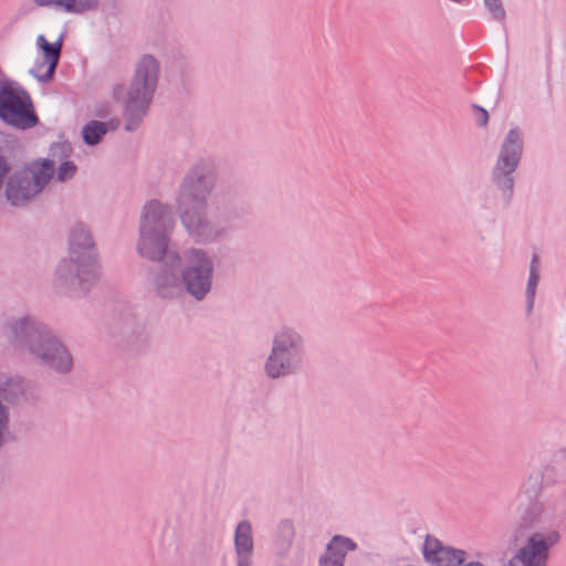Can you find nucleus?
Here are the masks:
<instances>
[{
	"label": "nucleus",
	"mask_w": 566,
	"mask_h": 566,
	"mask_svg": "<svg viewBox=\"0 0 566 566\" xmlns=\"http://www.w3.org/2000/svg\"><path fill=\"white\" fill-rule=\"evenodd\" d=\"M565 516L562 496L536 500L518 510L521 527L532 530L515 554L520 566H547L551 551L560 543L559 526Z\"/></svg>",
	"instance_id": "f257e3e1"
},
{
	"label": "nucleus",
	"mask_w": 566,
	"mask_h": 566,
	"mask_svg": "<svg viewBox=\"0 0 566 566\" xmlns=\"http://www.w3.org/2000/svg\"><path fill=\"white\" fill-rule=\"evenodd\" d=\"M2 333L12 347L30 361L57 374L73 369V356L64 343L32 316H14L2 322Z\"/></svg>",
	"instance_id": "f03ea898"
},
{
	"label": "nucleus",
	"mask_w": 566,
	"mask_h": 566,
	"mask_svg": "<svg viewBox=\"0 0 566 566\" xmlns=\"http://www.w3.org/2000/svg\"><path fill=\"white\" fill-rule=\"evenodd\" d=\"M160 75L161 65L155 55L144 53L136 59L129 86L123 83L112 86V99L122 103L123 109L122 119H108V132L117 130L122 124L126 132H134L140 126L154 101Z\"/></svg>",
	"instance_id": "7ed1b4c3"
},
{
	"label": "nucleus",
	"mask_w": 566,
	"mask_h": 566,
	"mask_svg": "<svg viewBox=\"0 0 566 566\" xmlns=\"http://www.w3.org/2000/svg\"><path fill=\"white\" fill-rule=\"evenodd\" d=\"M69 256L55 268L53 285L60 291H87L101 274L96 249L88 230L74 228L69 237Z\"/></svg>",
	"instance_id": "20e7f679"
},
{
	"label": "nucleus",
	"mask_w": 566,
	"mask_h": 566,
	"mask_svg": "<svg viewBox=\"0 0 566 566\" xmlns=\"http://www.w3.org/2000/svg\"><path fill=\"white\" fill-rule=\"evenodd\" d=\"M64 41V30L54 20H45L18 51V62L41 83L52 81Z\"/></svg>",
	"instance_id": "39448f33"
},
{
	"label": "nucleus",
	"mask_w": 566,
	"mask_h": 566,
	"mask_svg": "<svg viewBox=\"0 0 566 566\" xmlns=\"http://www.w3.org/2000/svg\"><path fill=\"white\" fill-rule=\"evenodd\" d=\"M306 353L303 332L292 325H282L272 334L263 373L270 380L296 376L304 370Z\"/></svg>",
	"instance_id": "423d86ee"
},
{
	"label": "nucleus",
	"mask_w": 566,
	"mask_h": 566,
	"mask_svg": "<svg viewBox=\"0 0 566 566\" xmlns=\"http://www.w3.org/2000/svg\"><path fill=\"white\" fill-rule=\"evenodd\" d=\"M55 171L50 159H35L8 172L4 197L14 207H22L34 199L48 185Z\"/></svg>",
	"instance_id": "0eeeda50"
},
{
	"label": "nucleus",
	"mask_w": 566,
	"mask_h": 566,
	"mask_svg": "<svg viewBox=\"0 0 566 566\" xmlns=\"http://www.w3.org/2000/svg\"><path fill=\"white\" fill-rule=\"evenodd\" d=\"M180 256L184 293L186 292L198 302L203 301L213 285L214 262L212 256L199 248L186 249Z\"/></svg>",
	"instance_id": "6e6552de"
},
{
	"label": "nucleus",
	"mask_w": 566,
	"mask_h": 566,
	"mask_svg": "<svg viewBox=\"0 0 566 566\" xmlns=\"http://www.w3.org/2000/svg\"><path fill=\"white\" fill-rule=\"evenodd\" d=\"M523 150L521 133L511 129L504 138L496 164L492 170V184L501 192L504 207L511 203L514 191V172L518 167Z\"/></svg>",
	"instance_id": "1a4fd4ad"
},
{
	"label": "nucleus",
	"mask_w": 566,
	"mask_h": 566,
	"mask_svg": "<svg viewBox=\"0 0 566 566\" xmlns=\"http://www.w3.org/2000/svg\"><path fill=\"white\" fill-rule=\"evenodd\" d=\"M0 119L21 130L36 126L39 118L27 91L14 86L0 88Z\"/></svg>",
	"instance_id": "9d476101"
},
{
	"label": "nucleus",
	"mask_w": 566,
	"mask_h": 566,
	"mask_svg": "<svg viewBox=\"0 0 566 566\" xmlns=\"http://www.w3.org/2000/svg\"><path fill=\"white\" fill-rule=\"evenodd\" d=\"M216 186V175L211 163L198 161L185 175L179 186L177 206L203 205Z\"/></svg>",
	"instance_id": "9b49d317"
},
{
	"label": "nucleus",
	"mask_w": 566,
	"mask_h": 566,
	"mask_svg": "<svg viewBox=\"0 0 566 566\" xmlns=\"http://www.w3.org/2000/svg\"><path fill=\"white\" fill-rule=\"evenodd\" d=\"M181 265L180 254L170 252L158 266L150 270L149 282L157 296L174 300L184 294Z\"/></svg>",
	"instance_id": "f8f14e48"
},
{
	"label": "nucleus",
	"mask_w": 566,
	"mask_h": 566,
	"mask_svg": "<svg viewBox=\"0 0 566 566\" xmlns=\"http://www.w3.org/2000/svg\"><path fill=\"white\" fill-rule=\"evenodd\" d=\"M181 223L187 233L198 243H211L227 235L224 228L211 222L207 217L208 203L177 206Z\"/></svg>",
	"instance_id": "ddd939ff"
},
{
	"label": "nucleus",
	"mask_w": 566,
	"mask_h": 566,
	"mask_svg": "<svg viewBox=\"0 0 566 566\" xmlns=\"http://www.w3.org/2000/svg\"><path fill=\"white\" fill-rule=\"evenodd\" d=\"M175 227V214L171 206L159 200L147 201L139 214L138 229L171 233Z\"/></svg>",
	"instance_id": "4468645a"
},
{
	"label": "nucleus",
	"mask_w": 566,
	"mask_h": 566,
	"mask_svg": "<svg viewBox=\"0 0 566 566\" xmlns=\"http://www.w3.org/2000/svg\"><path fill=\"white\" fill-rule=\"evenodd\" d=\"M421 551L431 566H460L467 559L465 551L444 545L432 535L424 537Z\"/></svg>",
	"instance_id": "2eb2a0df"
},
{
	"label": "nucleus",
	"mask_w": 566,
	"mask_h": 566,
	"mask_svg": "<svg viewBox=\"0 0 566 566\" xmlns=\"http://www.w3.org/2000/svg\"><path fill=\"white\" fill-rule=\"evenodd\" d=\"M171 233L138 229L137 253L149 261L160 262L171 251L168 250Z\"/></svg>",
	"instance_id": "dca6fc26"
},
{
	"label": "nucleus",
	"mask_w": 566,
	"mask_h": 566,
	"mask_svg": "<svg viewBox=\"0 0 566 566\" xmlns=\"http://www.w3.org/2000/svg\"><path fill=\"white\" fill-rule=\"evenodd\" d=\"M18 391V384L0 374V452L11 441L10 411L4 401L12 400Z\"/></svg>",
	"instance_id": "f3484780"
},
{
	"label": "nucleus",
	"mask_w": 566,
	"mask_h": 566,
	"mask_svg": "<svg viewBox=\"0 0 566 566\" xmlns=\"http://www.w3.org/2000/svg\"><path fill=\"white\" fill-rule=\"evenodd\" d=\"M234 551L237 566H252L253 565V531L249 521H241L234 532Z\"/></svg>",
	"instance_id": "a211bd4d"
},
{
	"label": "nucleus",
	"mask_w": 566,
	"mask_h": 566,
	"mask_svg": "<svg viewBox=\"0 0 566 566\" xmlns=\"http://www.w3.org/2000/svg\"><path fill=\"white\" fill-rule=\"evenodd\" d=\"M357 549L356 543L345 536L334 535L319 557V566H344L348 552Z\"/></svg>",
	"instance_id": "6ab92c4d"
},
{
	"label": "nucleus",
	"mask_w": 566,
	"mask_h": 566,
	"mask_svg": "<svg viewBox=\"0 0 566 566\" xmlns=\"http://www.w3.org/2000/svg\"><path fill=\"white\" fill-rule=\"evenodd\" d=\"M38 8H54L63 13L82 14L96 7L98 0H32Z\"/></svg>",
	"instance_id": "aec40b11"
},
{
	"label": "nucleus",
	"mask_w": 566,
	"mask_h": 566,
	"mask_svg": "<svg viewBox=\"0 0 566 566\" xmlns=\"http://www.w3.org/2000/svg\"><path fill=\"white\" fill-rule=\"evenodd\" d=\"M539 282V269L537 256L534 255L530 264V275L526 285V308L531 313L535 302L536 289Z\"/></svg>",
	"instance_id": "412c9836"
},
{
	"label": "nucleus",
	"mask_w": 566,
	"mask_h": 566,
	"mask_svg": "<svg viewBox=\"0 0 566 566\" xmlns=\"http://www.w3.org/2000/svg\"><path fill=\"white\" fill-rule=\"evenodd\" d=\"M105 134L106 125L99 120H90L82 128L83 140L88 146L98 144Z\"/></svg>",
	"instance_id": "4be33fe9"
},
{
	"label": "nucleus",
	"mask_w": 566,
	"mask_h": 566,
	"mask_svg": "<svg viewBox=\"0 0 566 566\" xmlns=\"http://www.w3.org/2000/svg\"><path fill=\"white\" fill-rule=\"evenodd\" d=\"M295 535L294 524L290 520L281 521L277 525L276 536L277 541L281 542V545L284 547H289L292 544V541Z\"/></svg>",
	"instance_id": "5701e85b"
},
{
	"label": "nucleus",
	"mask_w": 566,
	"mask_h": 566,
	"mask_svg": "<svg viewBox=\"0 0 566 566\" xmlns=\"http://www.w3.org/2000/svg\"><path fill=\"white\" fill-rule=\"evenodd\" d=\"M483 3L493 20L497 22H503L505 20L506 12L502 0H483Z\"/></svg>",
	"instance_id": "b1692460"
},
{
	"label": "nucleus",
	"mask_w": 566,
	"mask_h": 566,
	"mask_svg": "<svg viewBox=\"0 0 566 566\" xmlns=\"http://www.w3.org/2000/svg\"><path fill=\"white\" fill-rule=\"evenodd\" d=\"M76 172V166L72 161L62 163L56 170V179L59 181H66L71 179Z\"/></svg>",
	"instance_id": "393cba45"
},
{
	"label": "nucleus",
	"mask_w": 566,
	"mask_h": 566,
	"mask_svg": "<svg viewBox=\"0 0 566 566\" xmlns=\"http://www.w3.org/2000/svg\"><path fill=\"white\" fill-rule=\"evenodd\" d=\"M475 108L478 111L476 120H478L479 125L480 126L486 125L488 119H489L488 112L484 108H482V107L475 106Z\"/></svg>",
	"instance_id": "a878e982"
},
{
	"label": "nucleus",
	"mask_w": 566,
	"mask_h": 566,
	"mask_svg": "<svg viewBox=\"0 0 566 566\" xmlns=\"http://www.w3.org/2000/svg\"><path fill=\"white\" fill-rule=\"evenodd\" d=\"M460 566H484L480 562H469V563H462Z\"/></svg>",
	"instance_id": "bb28decb"
}]
</instances>
